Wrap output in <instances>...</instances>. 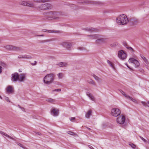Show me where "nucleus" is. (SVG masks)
I'll return each instance as SVG.
<instances>
[{"mask_svg":"<svg viewBox=\"0 0 149 149\" xmlns=\"http://www.w3.org/2000/svg\"><path fill=\"white\" fill-rule=\"evenodd\" d=\"M116 21L118 24L123 25L127 23L129 20L125 15L122 14L119 15L117 18Z\"/></svg>","mask_w":149,"mask_h":149,"instance_id":"1","label":"nucleus"},{"mask_svg":"<svg viewBox=\"0 0 149 149\" xmlns=\"http://www.w3.org/2000/svg\"><path fill=\"white\" fill-rule=\"evenodd\" d=\"M55 77V75L52 73L47 74L43 79V81L45 83L49 84L52 83Z\"/></svg>","mask_w":149,"mask_h":149,"instance_id":"2","label":"nucleus"},{"mask_svg":"<svg viewBox=\"0 0 149 149\" xmlns=\"http://www.w3.org/2000/svg\"><path fill=\"white\" fill-rule=\"evenodd\" d=\"M3 47L8 51H21L22 49L19 47H17L11 45H8L4 46Z\"/></svg>","mask_w":149,"mask_h":149,"instance_id":"3","label":"nucleus"},{"mask_svg":"<svg viewBox=\"0 0 149 149\" xmlns=\"http://www.w3.org/2000/svg\"><path fill=\"white\" fill-rule=\"evenodd\" d=\"M107 38H103V36L98 35L97 40L95 41V43L97 44H100L106 42Z\"/></svg>","mask_w":149,"mask_h":149,"instance_id":"4","label":"nucleus"},{"mask_svg":"<svg viewBox=\"0 0 149 149\" xmlns=\"http://www.w3.org/2000/svg\"><path fill=\"white\" fill-rule=\"evenodd\" d=\"M48 15L52 17L51 19L57 20L59 19V17H58V13L56 11H50L48 13Z\"/></svg>","mask_w":149,"mask_h":149,"instance_id":"5","label":"nucleus"},{"mask_svg":"<svg viewBox=\"0 0 149 149\" xmlns=\"http://www.w3.org/2000/svg\"><path fill=\"white\" fill-rule=\"evenodd\" d=\"M120 111L118 109L113 108L111 110V114L114 117H117L120 114Z\"/></svg>","mask_w":149,"mask_h":149,"instance_id":"6","label":"nucleus"},{"mask_svg":"<svg viewBox=\"0 0 149 149\" xmlns=\"http://www.w3.org/2000/svg\"><path fill=\"white\" fill-rule=\"evenodd\" d=\"M51 5L49 3H46L41 4L39 6L38 8L40 10H44L51 8Z\"/></svg>","mask_w":149,"mask_h":149,"instance_id":"7","label":"nucleus"},{"mask_svg":"<svg viewBox=\"0 0 149 149\" xmlns=\"http://www.w3.org/2000/svg\"><path fill=\"white\" fill-rule=\"evenodd\" d=\"M61 45L68 50L71 49V47L72 46V43L71 42H64L61 43Z\"/></svg>","mask_w":149,"mask_h":149,"instance_id":"8","label":"nucleus"},{"mask_svg":"<svg viewBox=\"0 0 149 149\" xmlns=\"http://www.w3.org/2000/svg\"><path fill=\"white\" fill-rule=\"evenodd\" d=\"M118 57L124 60L127 57V54L125 53L123 50H121L118 52Z\"/></svg>","mask_w":149,"mask_h":149,"instance_id":"9","label":"nucleus"},{"mask_svg":"<svg viewBox=\"0 0 149 149\" xmlns=\"http://www.w3.org/2000/svg\"><path fill=\"white\" fill-rule=\"evenodd\" d=\"M125 121V117L121 115L118 117L117 119V123L120 124H123Z\"/></svg>","mask_w":149,"mask_h":149,"instance_id":"10","label":"nucleus"},{"mask_svg":"<svg viewBox=\"0 0 149 149\" xmlns=\"http://www.w3.org/2000/svg\"><path fill=\"white\" fill-rule=\"evenodd\" d=\"M20 4L24 6H26L30 7H33L34 6V4L32 3H31L29 1H22L19 3Z\"/></svg>","mask_w":149,"mask_h":149,"instance_id":"11","label":"nucleus"},{"mask_svg":"<svg viewBox=\"0 0 149 149\" xmlns=\"http://www.w3.org/2000/svg\"><path fill=\"white\" fill-rule=\"evenodd\" d=\"M19 78V75L18 73L17 72L15 73L12 74V77L11 79L13 81H16L18 80Z\"/></svg>","mask_w":149,"mask_h":149,"instance_id":"12","label":"nucleus"},{"mask_svg":"<svg viewBox=\"0 0 149 149\" xmlns=\"http://www.w3.org/2000/svg\"><path fill=\"white\" fill-rule=\"evenodd\" d=\"M7 92L8 94L12 93L14 91V90L12 86H8L6 88Z\"/></svg>","mask_w":149,"mask_h":149,"instance_id":"13","label":"nucleus"},{"mask_svg":"<svg viewBox=\"0 0 149 149\" xmlns=\"http://www.w3.org/2000/svg\"><path fill=\"white\" fill-rule=\"evenodd\" d=\"M51 113L54 116H57L59 114L58 111L56 110L55 108H53L51 110Z\"/></svg>","mask_w":149,"mask_h":149,"instance_id":"14","label":"nucleus"},{"mask_svg":"<svg viewBox=\"0 0 149 149\" xmlns=\"http://www.w3.org/2000/svg\"><path fill=\"white\" fill-rule=\"evenodd\" d=\"M83 29L90 32H96L98 30L97 29L93 28H84Z\"/></svg>","mask_w":149,"mask_h":149,"instance_id":"15","label":"nucleus"},{"mask_svg":"<svg viewBox=\"0 0 149 149\" xmlns=\"http://www.w3.org/2000/svg\"><path fill=\"white\" fill-rule=\"evenodd\" d=\"M25 78V75L24 74H21L19 75L18 80L20 81H23Z\"/></svg>","mask_w":149,"mask_h":149,"instance_id":"16","label":"nucleus"},{"mask_svg":"<svg viewBox=\"0 0 149 149\" xmlns=\"http://www.w3.org/2000/svg\"><path fill=\"white\" fill-rule=\"evenodd\" d=\"M19 59L21 58H25V59H31L32 57L31 56L29 55H19L18 56Z\"/></svg>","mask_w":149,"mask_h":149,"instance_id":"17","label":"nucleus"},{"mask_svg":"<svg viewBox=\"0 0 149 149\" xmlns=\"http://www.w3.org/2000/svg\"><path fill=\"white\" fill-rule=\"evenodd\" d=\"M99 35L98 34H94L91 35H88L87 36L89 37V38L92 39H97Z\"/></svg>","mask_w":149,"mask_h":149,"instance_id":"18","label":"nucleus"},{"mask_svg":"<svg viewBox=\"0 0 149 149\" xmlns=\"http://www.w3.org/2000/svg\"><path fill=\"white\" fill-rule=\"evenodd\" d=\"M86 95L90 98L92 101H95V99L94 97L89 92H87L86 93Z\"/></svg>","mask_w":149,"mask_h":149,"instance_id":"19","label":"nucleus"},{"mask_svg":"<svg viewBox=\"0 0 149 149\" xmlns=\"http://www.w3.org/2000/svg\"><path fill=\"white\" fill-rule=\"evenodd\" d=\"M92 113V111L91 110H89L87 113L86 114L85 117L87 118H89L90 116L91 115Z\"/></svg>","mask_w":149,"mask_h":149,"instance_id":"20","label":"nucleus"},{"mask_svg":"<svg viewBox=\"0 0 149 149\" xmlns=\"http://www.w3.org/2000/svg\"><path fill=\"white\" fill-rule=\"evenodd\" d=\"M46 101L51 103H54L55 102V100L52 98H48L46 99Z\"/></svg>","mask_w":149,"mask_h":149,"instance_id":"21","label":"nucleus"},{"mask_svg":"<svg viewBox=\"0 0 149 149\" xmlns=\"http://www.w3.org/2000/svg\"><path fill=\"white\" fill-rule=\"evenodd\" d=\"M88 82L89 84H91L94 85H95L96 84L95 82L93 80L91 79L88 80Z\"/></svg>","mask_w":149,"mask_h":149,"instance_id":"22","label":"nucleus"},{"mask_svg":"<svg viewBox=\"0 0 149 149\" xmlns=\"http://www.w3.org/2000/svg\"><path fill=\"white\" fill-rule=\"evenodd\" d=\"M1 65L5 66L6 65L3 62H0V73H1L2 72V68Z\"/></svg>","mask_w":149,"mask_h":149,"instance_id":"23","label":"nucleus"},{"mask_svg":"<svg viewBox=\"0 0 149 149\" xmlns=\"http://www.w3.org/2000/svg\"><path fill=\"white\" fill-rule=\"evenodd\" d=\"M0 133L1 134L4 135L5 136H6V137H7L10 138V139H12L14 140V139L13 137H11L10 136H9L7 134L4 133L3 132H0Z\"/></svg>","mask_w":149,"mask_h":149,"instance_id":"24","label":"nucleus"},{"mask_svg":"<svg viewBox=\"0 0 149 149\" xmlns=\"http://www.w3.org/2000/svg\"><path fill=\"white\" fill-rule=\"evenodd\" d=\"M43 32H48L49 33H56L57 32V31H53V30H48L45 29H43L42 30Z\"/></svg>","mask_w":149,"mask_h":149,"instance_id":"25","label":"nucleus"},{"mask_svg":"<svg viewBox=\"0 0 149 149\" xmlns=\"http://www.w3.org/2000/svg\"><path fill=\"white\" fill-rule=\"evenodd\" d=\"M141 57L145 63H148V60L146 59L145 57H144L143 55L140 54Z\"/></svg>","mask_w":149,"mask_h":149,"instance_id":"26","label":"nucleus"},{"mask_svg":"<svg viewBox=\"0 0 149 149\" xmlns=\"http://www.w3.org/2000/svg\"><path fill=\"white\" fill-rule=\"evenodd\" d=\"M58 65L60 67H64L66 66L67 65V63L64 62H61L58 64Z\"/></svg>","mask_w":149,"mask_h":149,"instance_id":"27","label":"nucleus"},{"mask_svg":"<svg viewBox=\"0 0 149 149\" xmlns=\"http://www.w3.org/2000/svg\"><path fill=\"white\" fill-rule=\"evenodd\" d=\"M134 64L135 67H139V62L136 60L134 62Z\"/></svg>","mask_w":149,"mask_h":149,"instance_id":"28","label":"nucleus"},{"mask_svg":"<svg viewBox=\"0 0 149 149\" xmlns=\"http://www.w3.org/2000/svg\"><path fill=\"white\" fill-rule=\"evenodd\" d=\"M34 2H43L44 3L47 1V0H34Z\"/></svg>","mask_w":149,"mask_h":149,"instance_id":"29","label":"nucleus"},{"mask_svg":"<svg viewBox=\"0 0 149 149\" xmlns=\"http://www.w3.org/2000/svg\"><path fill=\"white\" fill-rule=\"evenodd\" d=\"M141 103L145 107L147 106L148 107H149V101H148V105L147 104V103L143 101L141 102Z\"/></svg>","mask_w":149,"mask_h":149,"instance_id":"30","label":"nucleus"},{"mask_svg":"<svg viewBox=\"0 0 149 149\" xmlns=\"http://www.w3.org/2000/svg\"><path fill=\"white\" fill-rule=\"evenodd\" d=\"M107 62L112 68H114L113 64L110 61L107 60Z\"/></svg>","mask_w":149,"mask_h":149,"instance_id":"31","label":"nucleus"},{"mask_svg":"<svg viewBox=\"0 0 149 149\" xmlns=\"http://www.w3.org/2000/svg\"><path fill=\"white\" fill-rule=\"evenodd\" d=\"M67 133L70 135H74V136H77V134L75 133H74L72 132L68 131L67 132Z\"/></svg>","mask_w":149,"mask_h":149,"instance_id":"32","label":"nucleus"},{"mask_svg":"<svg viewBox=\"0 0 149 149\" xmlns=\"http://www.w3.org/2000/svg\"><path fill=\"white\" fill-rule=\"evenodd\" d=\"M136 60V59L133 58H130L129 60V63H134V62Z\"/></svg>","mask_w":149,"mask_h":149,"instance_id":"33","label":"nucleus"},{"mask_svg":"<svg viewBox=\"0 0 149 149\" xmlns=\"http://www.w3.org/2000/svg\"><path fill=\"white\" fill-rule=\"evenodd\" d=\"M127 48L130 50L131 52H134V50L131 47H127Z\"/></svg>","mask_w":149,"mask_h":149,"instance_id":"34","label":"nucleus"},{"mask_svg":"<svg viewBox=\"0 0 149 149\" xmlns=\"http://www.w3.org/2000/svg\"><path fill=\"white\" fill-rule=\"evenodd\" d=\"M93 76L94 77L95 79L97 81H99L100 79V78L96 76L94 74H93Z\"/></svg>","mask_w":149,"mask_h":149,"instance_id":"35","label":"nucleus"},{"mask_svg":"<svg viewBox=\"0 0 149 149\" xmlns=\"http://www.w3.org/2000/svg\"><path fill=\"white\" fill-rule=\"evenodd\" d=\"M129 145L133 148L134 149L135 147L136 146L134 144L131 143H130Z\"/></svg>","mask_w":149,"mask_h":149,"instance_id":"36","label":"nucleus"},{"mask_svg":"<svg viewBox=\"0 0 149 149\" xmlns=\"http://www.w3.org/2000/svg\"><path fill=\"white\" fill-rule=\"evenodd\" d=\"M57 76L59 78H61L63 77V74L61 73H59L57 74Z\"/></svg>","mask_w":149,"mask_h":149,"instance_id":"37","label":"nucleus"},{"mask_svg":"<svg viewBox=\"0 0 149 149\" xmlns=\"http://www.w3.org/2000/svg\"><path fill=\"white\" fill-rule=\"evenodd\" d=\"M122 94L127 99L128 98H130V96L128 95H126L124 92H123V93H122Z\"/></svg>","mask_w":149,"mask_h":149,"instance_id":"38","label":"nucleus"},{"mask_svg":"<svg viewBox=\"0 0 149 149\" xmlns=\"http://www.w3.org/2000/svg\"><path fill=\"white\" fill-rule=\"evenodd\" d=\"M138 20L136 19H132V22H133L134 24H135V22L138 23Z\"/></svg>","mask_w":149,"mask_h":149,"instance_id":"39","label":"nucleus"},{"mask_svg":"<svg viewBox=\"0 0 149 149\" xmlns=\"http://www.w3.org/2000/svg\"><path fill=\"white\" fill-rule=\"evenodd\" d=\"M52 40L51 39L42 40L41 41V42H49L50 41Z\"/></svg>","mask_w":149,"mask_h":149,"instance_id":"40","label":"nucleus"},{"mask_svg":"<svg viewBox=\"0 0 149 149\" xmlns=\"http://www.w3.org/2000/svg\"><path fill=\"white\" fill-rule=\"evenodd\" d=\"M128 99H130L133 102H136V100L132 98V97L130 96V98H128Z\"/></svg>","mask_w":149,"mask_h":149,"instance_id":"41","label":"nucleus"},{"mask_svg":"<svg viewBox=\"0 0 149 149\" xmlns=\"http://www.w3.org/2000/svg\"><path fill=\"white\" fill-rule=\"evenodd\" d=\"M140 138L145 142H146L147 141L143 137L141 136H139Z\"/></svg>","mask_w":149,"mask_h":149,"instance_id":"42","label":"nucleus"},{"mask_svg":"<svg viewBox=\"0 0 149 149\" xmlns=\"http://www.w3.org/2000/svg\"><path fill=\"white\" fill-rule=\"evenodd\" d=\"M61 91V89H55V90H53L52 91H57L59 92Z\"/></svg>","mask_w":149,"mask_h":149,"instance_id":"43","label":"nucleus"},{"mask_svg":"<svg viewBox=\"0 0 149 149\" xmlns=\"http://www.w3.org/2000/svg\"><path fill=\"white\" fill-rule=\"evenodd\" d=\"M75 117H71L70 118V120L72 121L73 120H75Z\"/></svg>","mask_w":149,"mask_h":149,"instance_id":"44","label":"nucleus"},{"mask_svg":"<svg viewBox=\"0 0 149 149\" xmlns=\"http://www.w3.org/2000/svg\"><path fill=\"white\" fill-rule=\"evenodd\" d=\"M17 144L18 146H19L21 147L22 148H24L23 146L21 144L19 143H18Z\"/></svg>","mask_w":149,"mask_h":149,"instance_id":"45","label":"nucleus"},{"mask_svg":"<svg viewBox=\"0 0 149 149\" xmlns=\"http://www.w3.org/2000/svg\"><path fill=\"white\" fill-rule=\"evenodd\" d=\"M5 100L7 101L8 102H10V101L9 100V98L8 97H6L5 98Z\"/></svg>","mask_w":149,"mask_h":149,"instance_id":"46","label":"nucleus"},{"mask_svg":"<svg viewBox=\"0 0 149 149\" xmlns=\"http://www.w3.org/2000/svg\"><path fill=\"white\" fill-rule=\"evenodd\" d=\"M78 49H80V50H83L84 49V48L83 47H79L78 48Z\"/></svg>","mask_w":149,"mask_h":149,"instance_id":"47","label":"nucleus"},{"mask_svg":"<svg viewBox=\"0 0 149 149\" xmlns=\"http://www.w3.org/2000/svg\"><path fill=\"white\" fill-rule=\"evenodd\" d=\"M88 147L91 149H94V148L93 147L89 145L88 146Z\"/></svg>","mask_w":149,"mask_h":149,"instance_id":"48","label":"nucleus"},{"mask_svg":"<svg viewBox=\"0 0 149 149\" xmlns=\"http://www.w3.org/2000/svg\"><path fill=\"white\" fill-rule=\"evenodd\" d=\"M37 62L36 61H34V63H31L32 65H35L36 64Z\"/></svg>","mask_w":149,"mask_h":149,"instance_id":"49","label":"nucleus"},{"mask_svg":"<svg viewBox=\"0 0 149 149\" xmlns=\"http://www.w3.org/2000/svg\"><path fill=\"white\" fill-rule=\"evenodd\" d=\"M125 64L127 65V66L128 68H129L130 69V67L127 64V63H125Z\"/></svg>","mask_w":149,"mask_h":149,"instance_id":"50","label":"nucleus"},{"mask_svg":"<svg viewBox=\"0 0 149 149\" xmlns=\"http://www.w3.org/2000/svg\"><path fill=\"white\" fill-rule=\"evenodd\" d=\"M119 91L122 94V93H123V91L121 90H119Z\"/></svg>","mask_w":149,"mask_h":149,"instance_id":"51","label":"nucleus"},{"mask_svg":"<svg viewBox=\"0 0 149 149\" xmlns=\"http://www.w3.org/2000/svg\"><path fill=\"white\" fill-rule=\"evenodd\" d=\"M21 109L22 111H25V109L24 108L22 107Z\"/></svg>","mask_w":149,"mask_h":149,"instance_id":"52","label":"nucleus"},{"mask_svg":"<svg viewBox=\"0 0 149 149\" xmlns=\"http://www.w3.org/2000/svg\"><path fill=\"white\" fill-rule=\"evenodd\" d=\"M37 36H43V35H38Z\"/></svg>","mask_w":149,"mask_h":149,"instance_id":"53","label":"nucleus"},{"mask_svg":"<svg viewBox=\"0 0 149 149\" xmlns=\"http://www.w3.org/2000/svg\"><path fill=\"white\" fill-rule=\"evenodd\" d=\"M18 106L19 107L20 109H21L22 108V107L19 105H18Z\"/></svg>","mask_w":149,"mask_h":149,"instance_id":"54","label":"nucleus"},{"mask_svg":"<svg viewBox=\"0 0 149 149\" xmlns=\"http://www.w3.org/2000/svg\"><path fill=\"white\" fill-rule=\"evenodd\" d=\"M37 134H38L39 135H41V133H37Z\"/></svg>","mask_w":149,"mask_h":149,"instance_id":"55","label":"nucleus"},{"mask_svg":"<svg viewBox=\"0 0 149 149\" xmlns=\"http://www.w3.org/2000/svg\"><path fill=\"white\" fill-rule=\"evenodd\" d=\"M86 128H87V129H88L89 130H91L90 128H88V127H86Z\"/></svg>","mask_w":149,"mask_h":149,"instance_id":"56","label":"nucleus"},{"mask_svg":"<svg viewBox=\"0 0 149 149\" xmlns=\"http://www.w3.org/2000/svg\"><path fill=\"white\" fill-rule=\"evenodd\" d=\"M72 6H73V7H74L75 6V5L74 4H73Z\"/></svg>","mask_w":149,"mask_h":149,"instance_id":"57","label":"nucleus"},{"mask_svg":"<svg viewBox=\"0 0 149 149\" xmlns=\"http://www.w3.org/2000/svg\"><path fill=\"white\" fill-rule=\"evenodd\" d=\"M90 2H92V4H93L94 3H93V1H90Z\"/></svg>","mask_w":149,"mask_h":149,"instance_id":"58","label":"nucleus"}]
</instances>
